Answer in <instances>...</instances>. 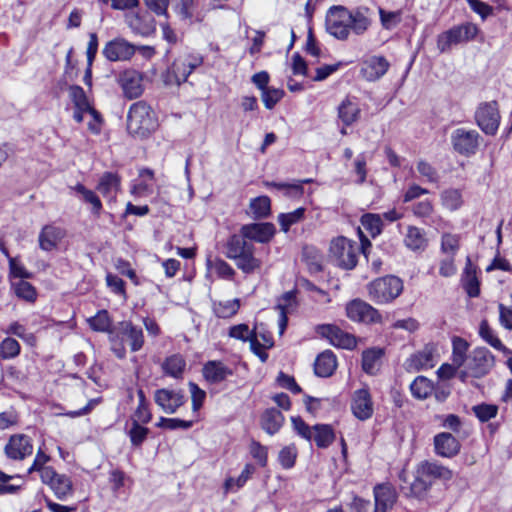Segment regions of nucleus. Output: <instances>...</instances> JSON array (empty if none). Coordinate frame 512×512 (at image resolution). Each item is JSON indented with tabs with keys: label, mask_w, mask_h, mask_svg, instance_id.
<instances>
[{
	"label": "nucleus",
	"mask_w": 512,
	"mask_h": 512,
	"mask_svg": "<svg viewBox=\"0 0 512 512\" xmlns=\"http://www.w3.org/2000/svg\"><path fill=\"white\" fill-rule=\"evenodd\" d=\"M372 24L371 10L368 7L348 9L343 6L331 7L326 15V31L338 40L344 41L352 33L365 34Z\"/></svg>",
	"instance_id": "1"
},
{
	"label": "nucleus",
	"mask_w": 512,
	"mask_h": 512,
	"mask_svg": "<svg viewBox=\"0 0 512 512\" xmlns=\"http://www.w3.org/2000/svg\"><path fill=\"white\" fill-rule=\"evenodd\" d=\"M453 472L437 461L424 460L417 464L414 481L410 484V495L420 498L432 487L435 480L449 481Z\"/></svg>",
	"instance_id": "2"
},
{
	"label": "nucleus",
	"mask_w": 512,
	"mask_h": 512,
	"mask_svg": "<svg viewBox=\"0 0 512 512\" xmlns=\"http://www.w3.org/2000/svg\"><path fill=\"white\" fill-rule=\"evenodd\" d=\"M253 243L245 240L239 234L231 235L225 245V255L234 261L239 270L245 274H251L259 270L262 261L254 255Z\"/></svg>",
	"instance_id": "3"
},
{
	"label": "nucleus",
	"mask_w": 512,
	"mask_h": 512,
	"mask_svg": "<svg viewBox=\"0 0 512 512\" xmlns=\"http://www.w3.org/2000/svg\"><path fill=\"white\" fill-rule=\"evenodd\" d=\"M371 243L368 239L362 240L361 245L344 236H339L331 241L330 256L336 265L345 270L354 269L358 263L360 251L368 258V249Z\"/></svg>",
	"instance_id": "4"
},
{
	"label": "nucleus",
	"mask_w": 512,
	"mask_h": 512,
	"mask_svg": "<svg viewBox=\"0 0 512 512\" xmlns=\"http://www.w3.org/2000/svg\"><path fill=\"white\" fill-rule=\"evenodd\" d=\"M157 127L151 107L144 101L131 105L127 115V130L133 136L146 137Z\"/></svg>",
	"instance_id": "5"
},
{
	"label": "nucleus",
	"mask_w": 512,
	"mask_h": 512,
	"mask_svg": "<svg viewBox=\"0 0 512 512\" xmlns=\"http://www.w3.org/2000/svg\"><path fill=\"white\" fill-rule=\"evenodd\" d=\"M367 290L372 301L377 304H387L402 293L403 282L399 277L388 275L370 282Z\"/></svg>",
	"instance_id": "6"
},
{
	"label": "nucleus",
	"mask_w": 512,
	"mask_h": 512,
	"mask_svg": "<svg viewBox=\"0 0 512 512\" xmlns=\"http://www.w3.org/2000/svg\"><path fill=\"white\" fill-rule=\"evenodd\" d=\"M203 64V56L195 52L180 54L167 71L166 82L180 85L187 81L189 75Z\"/></svg>",
	"instance_id": "7"
},
{
	"label": "nucleus",
	"mask_w": 512,
	"mask_h": 512,
	"mask_svg": "<svg viewBox=\"0 0 512 512\" xmlns=\"http://www.w3.org/2000/svg\"><path fill=\"white\" fill-rule=\"evenodd\" d=\"M478 27L470 22L453 26L437 36V49L440 53H447L453 45L468 42L476 37Z\"/></svg>",
	"instance_id": "8"
},
{
	"label": "nucleus",
	"mask_w": 512,
	"mask_h": 512,
	"mask_svg": "<svg viewBox=\"0 0 512 512\" xmlns=\"http://www.w3.org/2000/svg\"><path fill=\"white\" fill-rule=\"evenodd\" d=\"M465 365L467 371L461 373L463 380L467 374L474 378H481L495 366V357L487 348L477 347L468 354Z\"/></svg>",
	"instance_id": "9"
},
{
	"label": "nucleus",
	"mask_w": 512,
	"mask_h": 512,
	"mask_svg": "<svg viewBox=\"0 0 512 512\" xmlns=\"http://www.w3.org/2000/svg\"><path fill=\"white\" fill-rule=\"evenodd\" d=\"M500 119L501 117L496 101L482 103L475 112L477 125L487 135L496 134Z\"/></svg>",
	"instance_id": "10"
},
{
	"label": "nucleus",
	"mask_w": 512,
	"mask_h": 512,
	"mask_svg": "<svg viewBox=\"0 0 512 512\" xmlns=\"http://www.w3.org/2000/svg\"><path fill=\"white\" fill-rule=\"evenodd\" d=\"M480 138L476 130L458 128L453 131L451 142L456 152L464 156H471L477 152Z\"/></svg>",
	"instance_id": "11"
},
{
	"label": "nucleus",
	"mask_w": 512,
	"mask_h": 512,
	"mask_svg": "<svg viewBox=\"0 0 512 512\" xmlns=\"http://www.w3.org/2000/svg\"><path fill=\"white\" fill-rule=\"evenodd\" d=\"M346 314L349 319L356 322L369 324L380 323L382 321L378 310L360 299H354L347 304Z\"/></svg>",
	"instance_id": "12"
},
{
	"label": "nucleus",
	"mask_w": 512,
	"mask_h": 512,
	"mask_svg": "<svg viewBox=\"0 0 512 512\" xmlns=\"http://www.w3.org/2000/svg\"><path fill=\"white\" fill-rule=\"evenodd\" d=\"M41 480L47 484L55 496L60 500H65L73 494V485L71 479L65 474H59L54 469H45Z\"/></svg>",
	"instance_id": "13"
},
{
	"label": "nucleus",
	"mask_w": 512,
	"mask_h": 512,
	"mask_svg": "<svg viewBox=\"0 0 512 512\" xmlns=\"http://www.w3.org/2000/svg\"><path fill=\"white\" fill-rule=\"evenodd\" d=\"M318 333L329 340V342L339 348L354 349L357 345L355 336L340 329L336 325L324 324L317 329Z\"/></svg>",
	"instance_id": "14"
},
{
	"label": "nucleus",
	"mask_w": 512,
	"mask_h": 512,
	"mask_svg": "<svg viewBox=\"0 0 512 512\" xmlns=\"http://www.w3.org/2000/svg\"><path fill=\"white\" fill-rule=\"evenodd\" d=\"M154 401L164 413L174 414L186 399L182 390L161 388L154 392Z\"/></svg>",
	"instance_id": "15"
},
{
	"label": "nucleus",
	"mask_w": 512,
	"mask_h": 512,
	"mask_svg": "<svg viewBox=\"0 0 512 512\" xmlns=\"http://www.w3.org/2000/svg\"><path fill=\"white\" fill-rule=\"evenodd\" d=\"M4 452L9 459L23 460L33 453V444L25 434L12 435L5 445Z\"/></svg>",
	"instance_id": "16"
},
{
	"label": "nucleus",
	"mask_w": 512,
	"mask_h": 512,
	"mask_svg": "<svg viewBox=\"0 0 512 512\" xmlns=\"http://www.w3.org/2000/svg\"><path fill=\"white\" fill-rule=\"evenodd\" d=\"M102 53L109 61H125L134 55L135 47L123 38H115L106 43Z\"/></svg>",
	"instance_id": "17"
},
{
	"label": "nucleus",
	"mask_w": 512,
	"mask_h": 512,
	"mask_svg": "<svg viewBox=\"0 0 512 512\" xmlns=\"http://www.w3.org/2000/svg\"><path fill=\"white\" fill-rule=\"evenodd\" d=\"M142 74L136 70L129 69L119 76V84L123 94L128 99H135L142 95L144 87Z\"/></svg>",
	"instance_id": "18"
},
{
	"label": "nucleus",
	"mask_w": 512,
	"mask_h": 512,
	"mask_svg": "<svg viewBox=\"0 0 512 512\" xmlns=\"http://www.w3.org/2000/svg\"><path fill=\"white\" fill-rule=\"evenodd\" d=\"M276 232L272 223H252L243 225L240 234L245 240H253L259 243L269 242Z\"/></svg>",
	"instance_id": "19"
},
{
	"label": "nucleus",
	"mask_w": 512,
	"mask_h": 512,
	"mask_svg": "<svg viewBox=\"0 0 512 512\" xmlns=\"http://www.w3.org/2000/svg\"><path fill=\"white\" fill-rule=\"evenodd\" d=\"M390 64L384 56H370L362 62L361 75L364 79L374 82L382 78L388 71Z\"/></svg>",
	"instance_id": "20"
},
{
	"label": "nucleus",
	"mask_w": 512,
	"mask_h": 512,
	"mask_svg": "<svg viewBox=\"0 0 512 512\" xmlns=\"http://www.w3.org/2000/svg\"><path fill=\"white\" fill-rule=\"evenodd\" d=\"M436 455L443 458H453L459 454L461 444L459 440L449 432H441L433 438Z\"/></svg>",
	"instance_id": "21"
},
{
	"label": "nucleus",
	"mask_w": 512,
	"mask_h": 512,
	"mask_svg": "<svg viewBox=\"0 0 512 512\" xmlns=\"http://www.w3.org/2000/svg\"><path fill=\"white\" fill-rule=\"evenodd\" d=\"M353 415L361 420H367L373 415V402L368 388L358 389L354 392L351 402Z\"/></svg>",
	"instance_id": "22"
},
{
	"label": "nucleus",
	"mask_w": 512,
	"mask_h": 512,
	"mask_svg": "<svg viewBox=\"0 0 512 512\" xmlns=\"http://www.w3.org/2000/svg\"><path fill=\"white\" fill-rule=\"evenodd\" d=\"M374 512H388L397 501V492L389 483L377 484L373 489Z\"/></svg>",
	"instance_id": "23"
},
{
	"label": "nucleus",
	"mask_w": 512,
	"mask_h": 512,
	"mask_svg": "<svg viewBox=\"0 0 512 512\" xmlns=\"http://www.w3.org/2000/svg\"><path fill=\"white\" fill-rule=\"evenodd\" d=\"M120 333L126 338L132 352H137L144 345V334L142 328L135 326L131 321L119 323Z\"/></svg>",
	"instance_id": "24"
},
{
	"label": "nucleus",
	"mask_w": 512,
	"mask_h": 512,
	"mask_svg": "<svg viewBox=\"0 0 512 512\" xmlns=\"http://www.w3.org/2000/svg\"><path fill=\"white\" fill-rule=\"evenodd\" d=\"M203 376L211 384H218L233 374V371L221 361H208L203 366Z\"/></svg>",
	"instance_id": "25"
},
{
	"label": "nucleus",
	"mask_w": 512,
	"mask_h": 512,
	"mask_svg": "<svg viewBox=\"0 0 512 512\" xmlns=\"http://www.w3.org/2000/svg\"><path fill=\"white\" fill-rule=\"evenodd\" d=\"M129 26L135 33L141 36H150L156 30L155 20L151 13L147 11L139 12L131 17Z\"/></svg>",
	"instance_id": "26"
},
{
	"label": "nucleus",
	"mask_w": 512,
	"mask_h": 512,
	"mask_svg": "<svg viewBox=\"0 0 512 512\" xmlns=\"http://www.w3.org/2000/svg\"><path fill=\"white\" fill-rule=\"evenodd\" d=\"M361 109L356 98L346 97L338 106V117L344 126H350L360 118Z\"/></svg>",
	"instance_id": "27"
},
{
	"label": "nucleus",
	"mask_w": 512,
	"mask_h": 512,
	"mask_svg": "<svg viewBox=\"0 0 512 512\" xmlns=\"http://www.w3.org/2000/svg\"><path fill=\"white\" fill-rule=\"evenodd\" d=\"M65 236V231L54 225H46L39 234V246L44 251H51Z\"/></svg>",
	"instance_id": "28"
},
{
	"label": "nucleus",
	"mask_w": 512,
	"mask_h": 512,
	"mask_svg": "<svg viewBox=\"0 0 512 512\" xmlns=\"http://www.w3.org/2000/svg\"><path fill=\"white\" fill-rule=\"evenodd\" d=\"M121 179L113 172H105L99 179L96 189L103 195V197L112 200L120 190Z\"/></svg>",
	"instance_id": "29"
},
{
	"label": "nucleus",
	"mask_w": 512,
	"mask_h": 512,
	"mask_svg": "<svg viewBox=\"0 0 512 512\" xmlns=\"http://www.w3.org/2000/svg\"><path fill=\"white\" fill-rule=\"evenodd\" d=\"M337 367V359L332 351L326 350L320 353L314 363V371L317 376L329 377Z\"/></svg>",
	"instance_id": "30"
},
{
	"label": "nucleus",
	"mask_w": 512,
	"mask_h": 512,
	"mask_svg": "<svg viewBox=\"0 0 512 512\" xmlns=\"http://www.w3.org/2000/svg\"><path fill=\"white\" fill-rule=\"evenodd\" d=\"M434 365L435 356L431 346H425L421 351L413 354L408 359V368L416 371L432 368Z\"/></svg>",
	"instance_id": "31"
},
{
	"label": "nucleus",
	"mask_w": 512,
	"mask_h": 512,
	"mask_svg": "<svg viewBox=\"0 0 512 512\" xmlns=\"http://www.w3.org/2000/svg\"><path fill=\"white\" fill-rule=\"evenodd\" d=\"M284 423V416L276 408L266 409L261 416V427L268 434L277 433Z\"/></svg>",
	"instance_id": "32"
},
{
	"label": "nucleus",
	"mask_w": 512,
	"mask_h": 512,
	"mask_svg": "<svg viewBox=\"0 0 512 512\" xmlns=\"http://www.w3.org/2000/svg\"><path fill=\"white\" fill-rule=\"evenodd\" d=\"M71 189L80 196L84 203L91 205V213L94 216H100L103 209L102 202L93 190L86 188L81 183H77L75 186L71 187Z\"/></svg>",
	"instance_id": "33"
},
{
	"label": "nucleus",
	"mask_w": 512,
	"mask_h": 512,
	"mask_svg": "<svg viewBox=\"0 0 512 512\" xmlns=\"http://www.w3.org/2000/svg\"><path fill=\"white\" fill-rule=\"evenodd\" d=\"M404 243L412 251H424L428 245V240L424 230L416 226H408Z\"/></svg>",
	"instance_id": "34"
},
{
	"label": "nucleus",
	"mask_w": 512,
	"mask_h": 512,
	"mask_svg": "<svg viewBox=\"0 0 512 512\" xmlns=\"http://www.w3.org/2000/svg\"><path fill=\"white\" fill-rule=\"evenodd\" d=\"M462 285L469 297L474 298L480 294V283L469 258L462 275Z\"/></svg>",
	"instance_id": "35"
},
{
	"label": "nucleus",
	"mask_w": 512,
	"mask_h": 512,
	"mask_svg": "<svg viewBox=\"0 0 512 512\" xmlns=\"http://www.w3.org/2000/svg\"><path fill=\"white\" fill-rule=\"evenodd\" d=\"M480 337L492 346L494 349L502 352L504 355L512 354V350L507 348L497 337L494 330L489 326L487 320H482L479 326Z\"/></svg>",
	"instance_id": "36"
},
{
	"label": "nucleus",
	"mask_w": 512,
	"mask_h": 512,
	"mask_svg": "<svg viewBox=\"0 0 512 512\" xmlns=\"http://www.w3.org/2000/svg\"><path fill=\"white\" fill-rule=\"evenodd\" d=\"M312 439L318 448H327L335 440V433L329 424H316L313 426Z\"/></svg>",
	"instance_id": "37"
},
{
	"label": "nucleus",
	"mask_w": 512,
	"mask_h": 512,
	"mask_svg": "<svg viewBox=\"0 0 512 512\" xmlns=\"http://www.w3.org/2000/svg\"><path fill=\"white\" fill-rule=\"evenodd\" d=\"M185 367L186 361L180 354H173L167 357L162 364L163 372L175 379L182 377Z\"/></svg>",
	"instance_id": "38"
},
{
	"label": "nucleus",
	"mask_w": 512,
	"mask_h": 512,
	"mask_svg": "<svg viewBox=\"0 0 512 512\" xmlns=\"http://www.w3.org/2000/svg\"><path fill=\"white\" fill-rule=\"evenodd\" d=\"M240 308V300L238 298L226 301H214L212 305L213 313L216 317L229 319L237 314Z\"/></svg>",
	"instance_id": "39"
},
{
	"label": "nucleus",
	"mask_w": 512,
	"mask_h": 512,
	"mask_svg": "<svg viewBox=\"0 0 512 512\" xmlns=\"http://www.w3.org/2000/svg\"><path fill=\"white\" fill-rule=\"evenodd\" d=\"M383 355L381 349H368L362 354V369L370 375L376 374L380 367V360Z\"/></svg>",
	"instance_id": "40"
},
{
	"label": "nucleus",
	"mask_w": 512,
	"mask_h": 512,
	"mask_svg": "<svg viewBox=\"0 0 512 512\" xmlns=\"http://www.w3.org/2000/svg\"><path fill=\"white\" fill-rule=\"evenodd\" d=\"M11 288L15 295L29 303H34L37 299L36 288L25 280L11 281Z\"/></svg>",
	"instance_id": "41"
},
{
	"label": "nucleus",
	"mask_w": 512,
	"mask_h": 512,
	"mask_svg": "<svg viewBox=\"0 0 512 512\" xmlns=\"http://www.w3.org/2000/svg\"><path fill=\"white\" fill-rule=\"evenodd\" d=\"M309 182V179L296 181L294 183L265 182V186L268 188H275L277 190H281L288 197H300L304 192L303 184Z\"/></svg>",
	"instance_id": "42"
},
{
	"label": "nucleus",
	"mask_w": 512,
	"mask_h": 512,
	"mask_svg": "<svg viewBox=\"0 0 512 512\" xmlns=\"http://www.w3.org/2000/svg\"><path fill=\"white\" fill-rule=\"evenodd\" d=\"M441 204L450 211H456L463 205L462 193L459 189L448 188L440 194Z\"/></svg>",
	"instance_id": "43"
},
{
	"label": "nucleus",
	"mask_w": 512,
	"mask_h": 512,
	"mask_svg": "<svg viewBox=\"0 0 512 512\" xmlns=\"http://www.w3.org/2000/svg\"><path fill=\"white\" fill-rule=\"evenodd\" d=\"M433 383L424 376H418L410 385L412 395L420 400L426 399L433 392Z\"/></svg>",
	"instance_id": "44"
},
{
	"label": "nucleus",
	"mask_w": 512,
	"mask_h": 512,
	"mask_svg": "<svg viewBox=\"0 0 512 512\" xmlns=\"http://www.w3.org/2000/svg\"><path fill=\"white\" fill-rule=\"evenodd\" d=\"M249 208L254 219H263L270 215L271 201L268 196H259L250 201Z\"/></svg>",
	"instance_id": "45"
},
{
	"label": "nucleus",
	"mask_w": 512,
	"mask_h": 512,
	"mask_svg": "<svg viewBox=\"0 0 512 512\" xmlns=\"http://www.w3.org/2000/svg\"><path fill=\"white\" fill-rule=\"evenodd\" d=\"M141 423L139 419L131 418V427L127 430V435L134 447H140L149 434V429Z\"/></svg>",
	"instance_id": "46"
},
{
	"label": "nucleus",
	"mask_w": 512,
	"mask_h": 512,
	"mask_svg": "<svg viewBox=\"0 0 512 512\" xmlns=\"http://www.w3.org/2000/svg\"><path fill=\"white\" fill-rule=\"evenodd\" d=\"M302 257L311 273H319L322 271L323 257L317 249L305 247L302 252Z\"/></svg>",
	"instance_id": "47"
},
{
	"label": "nucleus",
	"mask_w": 512,
	"mask_h": 512,
	"mask_svg": "<svg viewBox=\"0 0 512 512\" xmlns=\"http://www.w3.org/2000/svg\"><path fill=\"white\" fill-rule=\"evenodd\" d=\"M452 362L456 367H461L467 362V350L469 344L466 340L460 337H454L452 340Z\"/></svg>",
	"instance_id": "48"
},
{
	"label": "nucleus",
	"mask_w": 512,
	"mask_h": 512,
	"mask_svg": "<svg viewBox=\"0 0 512 512\" xmlns=\"http://www.w3.org/2000/svg\"><path fill=\"white\" fill-rule=\"evenodd\" d=\"M305 211V208L300 207L289 213H281L278 216V222L280 224L281 230L288 232L292 225L302 221L304 219Z\"/></svg>",
	"instance_id": "49"
},
{
	"label": "nucleus",
	"mask_w": 512,
	"mask_h": 512,
	"mask_svg": "<svg viewBox=\"0 0 512 512\" xmlns=\"http://www.w3.org/2000/svg\"><path fill=\"white\" fill-rule=\"evenodd\" d=\"M20 351L21 346L19 342L12 337H6L0 342V358L3 360L16 358Z\"/></svg>",
	"instance_id": "50"
},
{
	"label": "nucleus",
	"mask_w": 512,
	"mask_h": 512,
	"mask_svg": "<svg viewBox=\"0 0 512 512\" xmlns=\"http://www.w3.org/2000/svg\"><path fill=\"white\" fill-rule=\"evenodd\" d=\"M363 228L372 236L376 237L382 231V219L378 214L367 213L361 217Z\"/></svg>",
	"instance_id": "51"
},
{
	"label": "nucleus",
	"mask_w": 512,
	"mask_h": 512,
	"mask_svg": "<svg viewBox=\"0 0 512 512\" xmlns=\"http://www.w3.org/2000/svg\"><path fill=\"white\" fill-rule=\"evenodd\" d=\"M138 407L134 412L133 419H139L142 424H148L152 419V414L149 410V404L147 402L145 393L142 389H138Z\"/></svg>",
	"instance_id": "52"
},
{
	"label": "nucleus",
	"mask_w": 512,
	"mask_h": 512,
	"mask_svg": "<svg viewBox=\"0 0 512 512\" xmlns=\"http://www.w3.org/2000/svg\"><path fill=\"white\" fill-rule=\"evenodd\" d=\"M378 12H379V16H380L381 25L385 30L394 29L402 21L401 10L386 11L385 9L379 7Z\"/></svg>",
	"instance_id": "53"
},
{
	"label": "nucleus",
	"mask_w": 512,
	"mask_h": 512,
	"mask_svg": "<svg viewBox=\"0 0 512 512\" xmlns=\"http://www.w3.org/2000/svg\"><path fill=\"white\" fill-rule=\"evenodd\" d=\"M88 323L94 331L108 332L110 331L112 321L108 312L101 310L95 316L89 318Z\"/></svg>",
	"instance_id": "54"
},
{
	"label": "nucleus",
	"mask_w": 512,
	"mask_h": 512,
	"mask_svg": "<svg viewBox=\"0 0 512 512\" xmlns=\"http://www.w3.org/2000/svg\"><path fill=\"white\" fill-rule=\"evenodd\" d=\"M460 247V236L444 233L441 237V252L448 256H455Z\"/></svg>",
	"instance_id": "55"
},
{
	"label": "nucleus",
	"mask_w": 512,
	"mask_h": 512,
	"mask_svg": "<svg viewBox=\"0 0 512 512\" xmlns=\"http://www.w3.org/2000/svg\"><path fill=\"white\" fill-rule=\"evenodd\" d=\"M69 97L74 104L75 108L81 110L90 109V103L86 96L84 89L79 85H72L69 87Z\"/></svg>",
	"instance_id": "56"
},
{
	"label": "nucleus",
	"mask_w": 512,
	"mask_h": 512,
	"mask_svg": "<svg viewBox=\"0 0 512 512\" xmlns=\"http://www.w3.org/2000/svg\"><path fill=\"white\" fill-rule=\"evenodd\" d=\"M472 411L480 422H487L498 414V406L495 404L481 403L472 407Z\"/></svg>",
	"instance_id": "57"
},
{
	"label": "nucleus",
	"mask_w": 512,
	"mask_h": 512,
	"mask_svg": "<svg viewBox=\"0 0 512 512\" xmlns=\"http://www.w3.org/2000/svg\"><path fill=\"white\" fill-rule=\"evenodd\" d=\"M156 426L168 430H188L193 426V421L182 420L178 418L160 417L159 421L156 423Z\"/></svg>",
	"instance_id": "58"
},
{
	"label": "nucleus",
	"mask_w": 512,
	"mask_h": 512,
	"mask_svg": "<svg viewBox=\"0 0 512 512\" xmlns=\"http://www.w3.org/2000/svg\"><path fill=\"white\" fill-rule=\"evenodd\" d=\"M416 169L418 173L429 183H438L440 176L436 168L430 163L420 160L417 162Z\"/></svg>",
	"instance_id": "59"
},
{
	"label": "nucleus",
	"mask_w": 512,
	"mask_h": 512,
	"mask_svg": "<svg viewBox=\"0 0 512 512\" xmlns=\"http://www.w3.org/2000/svg\"><path fill=\"white\" fill-rule=\"evenodd\" d=\"M255 468L251 464H246L241 474L237 478H228L225 482V486L227 489H232L236 487L237 489L243 487L247 480L254 473Z\"/></svg>",
	"instance_id": "60"
},
{
	"label": "nucleus",
	"mask_w": 512,
	"mask_h": 512,
	"mask_svg": "<svg viewBox=\"0 0 512 512\" xmlns=\"http://www.w3.org/2000/svg\"><path fill=\"white\" fill-rule=\"evenodd\" d=\"M284 91L282 89L268 87L261 93L262 101L267 109H272L282 99Z\"/></svg>",
	"instance_id": "61"
},
{
	"label": "nucleus",
	"mask_w": 512,
	"mask_h": 512,
	"mask_svg": "<svg viewBox=\"0 0 512 512\" xmlns=\"http://www.w3.org/2000/svg\"><path fill=\"white\" fill-rule=\"evenodd\" d=\"M9 277L19 278V280H25L32 277V273L29 272L23 264H21L17 258L9 257Z\"/></svg>",
	"instance_id": "62"
},
{
	"label": "nucleus",
	"mask_w": 512,
	"mask_h": 512,
	"mask_svg": "<svg viewBox=\"0 0 512 512\" xmlns=\"http://www.w3.org/2000/svg\"><path fill=\"white\" fill-rule=\"evenodd\" d=\"M297 457L295 446H286L279 452V462L284 469H290L294 466Z\"/></svg>",
	"instance_id": "63"
},
{
	"label": "nucleus",
	"mask_w": 512,
	"mask_h": 512,
	"mask_svg": "<svg viewBox=\"0 0 512 512\" xmlns=\"http://www.w3.org/2000/svg\"><path fill=\"white\" fill-rule=\"evenodd\" d=\"M413 215L418 218H429L432 216L434 212V206L432 201L426 199L423 201H419L412 206Z\"/></svg>",
	"instance_id": "64"
}]
</instances>
